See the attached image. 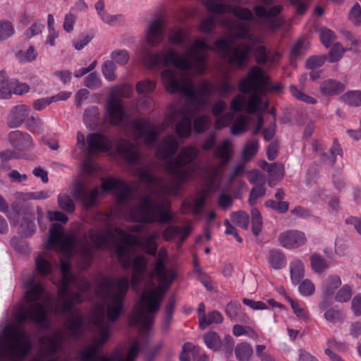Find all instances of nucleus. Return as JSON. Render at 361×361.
I'll return each instance as SVG.
<instances>
[{"label":"nucleus","mask_w":361,"mask_h":361,"mask_svg":"<svg viewBox=\"0 0 361 361\" xmlns=\"http://www.w3.org/2000/svg\"><path fill=\"white\" fill-rule=\"evenodd\" d=\"M129 217L131 221L143 224H167L173 219V214L170 201L159 204L150 195H145L140 197V203L130 209Z\"/></svg>","instance_id":"1"},{"label":"nucleus","mask_w":361,"mask_h":361,"mask_svg":"<svg viewBox=\"0 0 361 361\" xmlns=\"http://www.w3.org/2000/svg\"><path fill=\"white\" fill-rule=\"evenodd\" d=\"M164 293L161 287L144 290L137 303V312L131 318L133 324L143 329H149L154 322V314L161 307Z\"/></svg>","instance_id":"2"},{"label":"nucleus","mask_w":361,"mask_h":361,"mask_svg":"<svg viewBox=\"0 0 361 361\" xmlns=\"http://www.w3.org/2000/svg\"><path fill=\"white\" fill-rule=\"evenodd\" d=\"M114 287L115 291L110 295L111 302L106 307V317L111 322H115L119 318L124 307V302L129 290V279L121 276L116 281L114 279L104 277L99 288L110 289Z\"/></svg>","instance_id":"3"},{"label":"nucleus","mask_w":361,"mask_h":361,"mask_svg":"<svg viewBox=\"0 0 361 361\" xmlns=\"http://www.w3.org/2000/svg\"><path fill=\"white\" fill-rule=\"evenodd\" d=\"M229 37H219L213 43L214 51L219 53L231 67L242 70L249 61L251 47L245 44L232 46Z\"/></svg>","instance_id":"4"},{"label":"nucleus","mask_w":361,"mask_h":361,"mask_svg":"<svg viewBox=\"0 0 361 361\" xmlns=\"http://www.w3.org/2000/svg\"><path fill=\"white\" fill-rule=\"evenodd\" d=\"M141 55L146 66L153 68L161 65L168 67L170 65L183 71L192 68L193 63L189 59L183 57L173 48H169L161 54L154 53L151 49L144 46Z\"/></svg>","instance_id":"5"},{"label":"nucleus","mask_w":361,"mask_h":361,"mask_svg":"<svg viewBox=\"0 0 361 361\" xmlns=\"http://www.w3.org/2000/svg\"><path fill=\"white\" fill-rule=\"evenodd\" d=\"M238 89L243 94H247L250 91H260L261 93H280L283 90V85L280 82L271 83L269 75L263 69L254 66L248 71L246 78L240 80Z\"/></svg>","instance_id":"6"},{"label":"nucleus","mask_w":361,"mask_h":361,"mask_svg":"<svg viewBox=\"0 0 361 361\" xmlns=\"http://www.w3.org/2000/svg\"><path fill=\"white\" fill-rule=\"evenodd\" d=\"M7 351L13 357L24 359L31 351L32 345L27 338L24 330L12 325H7L2 331Z\"/></svg>","instance_id":"7"},{"label":"nucleus","mask_w":361,"mask_h":361,"mask_svg":"<svg viewBox=\"0 0 361 361\" xmlns=\"http://www.w3.org/2000/svg\"><path fill=\"white\" fill-rule=\"evenodd\" d=\"M161 79L166 90L172 94L180 92L197 103L202 102L203 99H199L192 82L179 80L175 71L170 68L163 70L161 73Z\"/></svg>","instance_id":"8"},{"label":"nucleus","mask_w":361,"mask_h":361,"mask_svg":"<svg viewBox=\"0 0 361 361\" xmlns=\"http://www.w3.org/2000/svg\"><path fill=\"white\" fill-rule=\"evenodd\" d=\"M185 164L178 155L174 160L169 159L166 162V171L180 182H189L193 178L196 172V166L185 167Z\"/></svg>","instance_id":"9"},{"label":"nucleus","mask_w":361,"mask_h":361,"mask_svg":"<svg viewBox=\"0 0 361 361\" xmlns=\"http://www.w3.org/2000/svg\"><path fill=\"white\" fill-rule=\"evenodd\" d=\"M105 109V117L114 126H121L126 118V112L121 99H118L114 94H109Z\"/></svg>","instance_id":"10"},{"label":"nucleus","mask_w":361,"mask_h":361,"mask_svg":"<svg viewBox=\"0 0 361 361\" xmlns=\"http://www.w3.org/2000/svg\"><path fill=\"white\" fill-rule=\"evenodd\" d=\"M99 195L98 188H94L89 191L82 183H76L72 190V196L75 200L80 202L83 207L87 209L96 205Z\"/></svg>","instance_id":"11"},{"label":"nucleus","mask_w":361,"mask_h":361,"mask_svg":"<svg viewBox=\"0 0 361 361\" xmlns=\"http://www.w3.org/2000/svg\"><path fill=\"white\" fill-rule=\"evenodd\" d=\"M46 318V309L40 302H33L27 310H20L16 315V319L19 324H24L28 319L35 323L41 324L45 322Z\"/></svg>","instance_id":"12"},{"label":"nucleus","mask_w":361,"mask_h":361,"mask_svg":"<svg viewBox=\"0 0 361 361\" xmlns=\"http://www.w3.org/2000/svg\"><path fill=\"white\" fill-rule=\"evenodd\" d=\"M137 138H142L147 146L154 145L159 138V131L157 129H149L150 122L148 119L140 118L131 123Z\"/></svg>","instance_id":"13"},{"label":"nucleus","mask_w":361,"mask_h":361,"mask_svg":"<svg viewBox=\"0 0 361 361\" xmlns=\"http://www.w3.org/2000/svg\"><path fill=\"white\" fill-rule=\"evenodd\" d=\"M165 22L161 18L152 20L145 32L146 42L151 47L161 44L164 38Z\"/></svg>","instance_id":"14"},{"label":"nucleus","mask_w":361,"mask_h":361,"mask_svg":"<svg viewBox=\"0 0 361 361\" xmlns=\"http://www.w3.org/2000/svg\"><path fill=\"white\" fill-rule=\"evenodd\" d=\"M73 243L71 235H64L63 227L59 224H54L49 231V244L51 247H60L61 249L68 250Z\"/></svg>","instance_id":"15"},{"label":"nucleus","mask_w":361,"mask_h":361,"mask_svg":"<svg viewBox=\"0 0 361 361\" xmlns=\"http://www.w3.org/2000/svg\"><path fill=\"white\" fill-rule=\"evenodd\" d=\"M135 148V146L132 142L122 139L117 143L116 150L127 164L136 165L141 159V154Z\"/></svg>","instance_id":"16"},{"label":"nucleus","mask_w":361,"mask_h":361,"mask_svg":"<svg viewBox=\"0 0 361 361\" xmlns=\"http://www.w3.org/2000/svg\"><path fill=\"white\" fill-rule=\"evenodd\" d=\"M280 245L286 249L298 248L307 242L305 234L298 230L284 231L279 235Z\"/></svg>","instance_id":"17"},{"label":"nucleus","mask_w":361,"mask_h":361,"mask_svg":"<svg viewBox=\"0 0 361 361\" xmlns=\"http://www.w3.org/2000/svg\"><path fill=\"white\" fill-rule=\"evenodd\" d=\"M87 143L90 152H108L113 147L111 140L99 133H91L87 136Z\"/></svg>","instance_id":"18"},{"label":"nucleus","mask_w":361,"mask_h":361,"mask_svg":"<svg viewBox=\"0 0 361 361\" xmlns=\"http://www.w3.org/2000/svg\"><path fill=\"white\" fill-rule=\"evenodd\" d=\"M10 144L18 151L30 150L34 147L32 137L27 133L13 130L8 134Z\"/></svg>","instance_id":"19"},{"label":"nucleus","mask_w":361,"mask_h":361,"mask_svg":"<svg viewBox=\"0 0 361 361\" xmlns=\"http://www.w3.org/2000/svg\"><path fill=\"white\" fill-rule=\"evenodd\" d=\"M132 269L133 273L129 281V285L134 288H137L141 284L144 274L147 269V261L142 255L137 256L133 259Z\"/></svg>","instance_id":"20"},{"label":"nucleus","mask_w":361,"mask_h":361,"mask_svg":"<svg viewBox=\"0 0 361 361\" xmlns=\"http://www.w3.org/2000/svg\"><path fill=\"white\" fill-rule=\"evenodd\" d=\"M25 288L27 289L25 298L27 302H37L44 292V286L37 282L34 278H30L25 283Z\"/></svg>","instance_id":"21"},{"label":"nucleus","mask_w":361,"mask_h":361,"mask_svg":"<svg viewBox=\"0 0 361 361\" xmlns=\"http://www.w3.org/2000/svg\"><path fill=\"white\" fill-rule=\"evenodd\" d=\"M30 112L29 106L20 104L15 106L8 118V125L10 128H14L20 126L28 116Z\"/></svg>","instance_id":"22"},{"label":"nucleus","mask_w":361,"mask_h":361,"mask_svg":"<svg viewBox=\"0 0 361 361\" xmlns=\"http://www.w3.org/2000/svg\"><path fill=\"white\" fill-rule=\"evenodd\" d=\"M179 144L177 139L172 136H167L163 140L162 145L157 149V155L164 159L173 157L178 151Z\"/></svg>","instance_id":"23"},{"label":"nucleus","mask_w":361,"mask_h":361,"mask_svg":"<svg viewBox=\"0 0 361 361\" xmlns=\"http://www.w3.org/2000/svg\"><path fill=\"white\" fill-rule=\"evenodd\" d=\"M319 89L324 96H333L344 92L345 86L335 79H327L321 82Z\"/></svg>","instance_id":"24"},{"label":"nucleus","mask_w":361,"mask_h":361,"mask_svg":"<svg viewBox=\"0 0 361 361\" xmlns=\"http://www.w3.org/2000/svg\"><path fill=\"white\" fill-rule=\"evenodd\" d=\"M182 118L176 123V132L178 137L188 138L192 133V119L188 111L181 110L180 111Z\"/></svg>","instance_id":"25"},{"label":"nucleus","mask_w":361,"mask_h":361,"mask_svg":"<svg viewBox=\"0 0 361 361\" xmlns=\"http://www.w3.org/2000/svg\"><path fill=\"white\" fill-rule=\"evenodd\" d=\"M267 261L269 267L276 270L283 269L287 263L284 253L280 249L276 248L269 251Z\"/></svg>","instance_id":"26"},{"label":"nucleus","mask_w":361,"mask_h":361,"mask_svg":"<svg viewBox=\"0 0 361 361\" xmlns=\"http://www.w3.org/2000/svg\"><path fill=\"white\" fill-rule=\"evenodd\" d=\"M89 237L97 248L105 249L108 246L109 242L112 240L113 235L110 231L99 233L92 229L89 231Z\"/></svg>","instance_id":"27"},{"label":"nucleus","mask_w":361,"mask_h":361,"mask_svg":"<svg viewBox=\"0 0 361 361\" xmlns=\"http://www.w3.org/2000/svg\"><path fill=\"white\" fill-rule=\"evenodd\" d=\"M96 343L93 346L89 347L82 352L80 358L82 361H113V354L111 357L106 355H98L99 348Z\"/></svg>","instance_id":"28"},{"label":"nucleus","mask_w":361,"mask_h":361,"mask_svg":"<svg viewBox=\"0 0 361 361\" xmlns=\"http://www.w3.org/2000/svg\"><path fill=\"white\" fill-rule=\"evenodd\" d=\"M226 313L228 317L236 322H245L247 319L241 305L235 302H229L226 305Z\"/></svg>","instance_id":"29"},{"label":"nucleus","mask_w":361,"mask_h":361,"mask_svg":"<svg viewBox=\"0 0 361 361\" xmlns=\"http://www.w3.org/2000/svg\"><path fill=\"white\" fill-rule=\"evenodd\" d=\"M341 279L336 274L329 275L322 285V293L327 296H333L336 290L341 285Z\"/></svg>","instance_id":"30"},{"label":"nucleus","mask_w":361,"mask_h":361,"mask_svg":"<svg viewBox=\"0 0 361 361\" xmlns=\"http://www.w3.org/2000/svg\"><path fill=\"white\" fill-rule=\"evenodd\" d=\"M117 191H119V192L116 194V203L118 205H126L135 193L134 189L124 180Z\"/></svg>","instance_id":"31"},{"label":"nucleus","mask_w":361,"mask_h":361,"mask_svg":"<svg viewBox=\"0 0 361 361\" xmlns=\"http://www.w3.org/2000/svg\"><path fill=\"white\" fill-rule=\"evenodd\" d=\"M290 279L294 284H299L305 276V266L300 259L293 261L290 264Z\"/></svg>","instance_id":"32"},{"label":"nucleus","mask_w":361,"mask_h":361,"mask_svg":"<svg viewBox=\"0 0 361 361\" xmlns=\"http://www.w3.org/2000/svg\"><path fill=\"white\" fill-rule=\"evenodd\" d=\"M214 156L226 164L231 158V142L229 140H224L221 145L214 152Z\"/></svg>","instance_id":"33"},{"label":"nucleus","mask_w":361,"mask_h":361,"mask_svg":"<svg viewBox=\"0 0 361 361\" xmlns=\"http://www.w3.org/2000/svg\"><path fill=\"white\" fill-rule=\"evenodd\" d=\"M337 155L342 157L343 150L338 142L335 140L329 149V153L322 154V159L325 162H328L332 166L336 161Z\"/></svg>","instance_id":"34"},{"label":"nucleus","mask_w":361,"mask_h":361,"mask_svg":"<svg viewBox=\"0 0 361 361\" xmlns=\"http://www.w3.org/2000/svg\"><path fill=\"white\" fill-rule=\"evenodd\" d=\"M154 269L157 276L161 279L168 281L169 285L176 279V276L174 272H171L170 274H168L163 259H157Z\"/></svg>","instance_id":"35"},{"label":"nucleus","mask_w":361,"mask_h":361,"mask_svg":"<svg viewBox=\"0 0 361 361\" xmlns=\"http://www.w3.org/2000/svg\"><path fill=\"white\" fill-rule=\"evenodd\" d=\"M140 352V345L137 341H135L130 347L127 357L125 360L121 358V353L118 350L113 352V361H135Z\"/></svg>","instance_id":"36"},{"label":"nucleus","mask_w":361,"mask_h":361,"mask_svg":"<svg viewBox=\"0 0 361 361\" xmlns=\"http://www.w3.org/2000/svg\"><path fill=\"white\" fill-rule=\"evenodd\" d=\"M286 300L290 303L293 312L300 320L307 321L310 319V313L303 305L293 300L290 296H286Z\"/></svg>","instance_id":"37"},{"label":"nucleus","mask_w":361,"mask_h":361,"mask_svg":"<svg viewBox=\"0 0 361 361\" xmlns=\"http://www.w3.org/2000/svg\"><path fill=\"white\" fill-rule=\"evenodd\" d=\"M156 87V82L149 79L140 80L135 85L137 92L144 96L151 95L155 91Z\"/></svg>","instance_id":"38"},{"label":"nucleus","mask_w":361,"mask_h":361,"mask_svg":"<svg viewBox=\"0 0 361 361\" xmlns=\"http://www.w3.org/2000/svg\"><path fill=\"white\" fill-rule=\"evenodd\" d=\"M253 350L252 346L247 342H243L236 345L235 354L239 361H248L250 359Z\"/></svg>","instance_id":"39"},{"label":"nucleus","mask_w":361,"mask_h":361,"mask_svg":"<svg viewBox=\"0 0 361 361\" xmlns=\"http://www.w3.org/2000/svg\"><path fill=\"white\" fill-rule=\"evenodd\" d=\"M310 264L312 270L317 274H322L329 268L327 260L318 254H313L310 257Z\"/></svg>","instance_id":"40"},{"label":"nucleus","mask_w":361,"mask_h":361,"mask_svg":"<svg viewBox=\"0 0 361 361\" xmlns=\"http://www.w3.org/2000/svg\"><path fill=\"white\" fill-rule=\"evenodd\" d=\"M310 47L309 42L304 39H298L292 46L290 49L291 59H297L304 55Z\"/></svg>","instance_id":"41"},{"label":"nucleus","mask_w":361,"mask_h":361,"mask_svg":"<svg viewBox=\"0 0 361 361\" xmlns=\"http://www.w3.org/2000/svg\"><path fill=\"white\" fill-rule=\"evenodd\" d=\"M27 128L32 133L41 134L44 131L43 121L37 114L31 115L26 121Z\"/></svg>","instance_id":"42"},{"label":"nucleus","mask_w":361,"mask_h":361,"mask_svg":"<svg viewBox=\"0 0 361 361\" xmlns=\"http://www.w3.org/2000/svg\"><path fill=\"white\" fill-rule=\"evenodd\" d=\"M68 322V329L71 332V336L73 337L78 336L80 334L83 324V317L80 314H73L70 316Z\"/></svg>","instance_id":"43"},{"label":"nucleus","mask_w":361,"mask_h":361,"mask_svg":"<svg viewBox=\"0 0 361 361\" xmlns=\"http://www.w3.org/2000/svg\"><path fill=\"white\" fill-rule=\"evenodd\" d=\"M13 81H9L5 72H0V99H8L12 94Z\"/></svg>","instance_id":"44"},{"label":"nucleus","mask_w":361,"mask_h":361,"mask_svg":"<svg viewBox=\"0 0 361 361\" xmlns=\"http://www.w3.org/2000/svg\"><path fill=\"white\" fill-rule=\"evenodd\" d=\"M203 339L206 346L214 351L218 350L222 345L220 336L214 331L205 334Z\"/></svg>","instance_id":"45"},{"label":"nucleus","mask_w":361,"mask_h":361,"mask_svg":"<svg viewBox=\"0 0 361 361\" xmlns=\"http://www.w3.org/2000/svg\"><path fill=\"white\" fill-rule=\"evenodd\" d=\"M198 154V149L195 147L188 146L182 149L178 155L187 166L197 159Z\"/></svg>","instance_id":"46"},{"label":"nucleus","mask_w":361,"mask_h":361,"mask_svg":"<svg viewBox=\"0 0 361 361\" xmlns=\"http://www.w3.org/2000/svg\"><path fill=\"white\" fill-rule=\"evenodd\" d=\"M35 267L37 273L44 277L51 274L53 271L51 262L42 256H38L35 259Z\"/></svg>","instance_id":"47"},{"label":"nucleus","mask_w":361,"mask_h":361,"mask_svg":"<svg viewBox=\"0 0 361 361\" xmlns=\"http://www.w3.org/2000/svg\"><path fill=\"white\" fill-rule=\"evenodd\" d=\"M224 317L222 314L216 310L209 312L205 317H202V321L200 322V327L202 329L207 328L212 324H221L223 322Z\"/></svg>","instance_id":"48"},{"label":"nucleus","mask_w":361,"mask_h":361,"mask_svg":"<svg viewBox=\"0 0 361 361\" xmlns=\"http://www.w3.org/2000/svg\"><path fill=\"white\" fill-rule=\"evenodd\" d=\"M259 150V142L256 139L249 140L245 145L242 157L245 161L252 159Z\"/></svg>","instance_id":"49"},{"label":"nucleus","mask_w":361,"mask_h":361,"mask_svg":"<svg viewBox=\"0 0 361 361\" xmlns=\"http://www.w3.org/2000/svg\"><path fill=\"white\" fill-rule=\"evenodd\" d=\"M35 232V224L28 218H23L18 230L19 235L23 238L32 236Z\"/></svg>","instance_id":"50"},{"label":"nucleus","mask_w":361,"mask_h":361,"mask_svg":"<svg viewBox=\"0 0 361 361\" xmlns=\"http://www.w3.org/2000/svg\"><path fill=\"white\" fill-rule=\"evenodd\" d=\"M135 173L139 176L140 180L148 184L150 186L157 185L160 180L152 175L147 169L145 168H138L135 170Z\"/></svg>","instance_id":"51"},{"label":"nucleus","mask_w":361,"mask_h":361,"mask_svg":"<svg viewBox=\"0 0 361 361\" xmlns=\"http://www.w3.org/2000/svg\"><path fill=\"white\" fill-rule=\"evenodd\" d=\"M343 102L350 106H361V90H350L343 95Z\"/></svg>","instance_id":"52"},{"label":"nucleus","mask_w":361,"mask_h":361,"mask_svg":"<svg viewBox=\"0 0 361 361\" xmlns=\"http://www.w3.org/2000/svg\"><path fill=\"white\" fill-rule=\"evenodd\" d=\"M111 59L118 66H125L130 59V54L126 49H115L110 55Z\"/></svg>","instance_id":"53"},{"label":"nucleus","mask_w":361,"mask_h":361,"mask_svg":"<svg viewBox=\"0 0 361 361\" xmlns=\"http://www.w3.org/2000/svg\"><path fill=\"white\" fill-rule=\"evenodd\" d=\"M290 92L296 99L304 103L308 104H315L317 102V100L315 98L306 94L300 90H299L295 85L290 86Z\"/></svg>","instance_id":"54"},{"label":"nucleus","mask_w":361,"mask_h":361,"mask_svg":"<svg viewBox=\"0 0 361 361\" xmlns=\"http://www.w3.org/2000/svg\"><path fill=\"white\" fill-rule=\"evenodd\" d=\"M188 35L187 32L183 28L173 29L170 32L169 42L173 44H182Z\"/></svg>","instance_id":"55"},{"label":"nucleus","mask_w":361,"mask_h":361,"mask_svg":"<svg viewBox=\"0 0 361 361\" xmlns=\"http://www.w3.org/2000/svg\"><path fill=\"white\" fill-rule=\"evenodd\" d=\"M254 93L249 98L247 103V111L248 113L255 114L259 111V105L262 103V97L259 92L260 91H252Z\"/></svg>","instance_id":"56"},{"label":"nucleus","mask_w":361,"mask_h":361,"mask_svg":"<svg viewBox=\"0 0 361 361\" xmlns=\"http://www.w3.org/2000/svg\"><path fill=\"white\" fill-rule=\"evenodd\" d=\"M58 204L61 209L68 213H73L75 209L73 201L67 194L59 195Z\"/></svg>","instance_id":"57"},{"label":"nucleus","mask_w":361,"mask_h":361,"mask_svg":"<svg viewBox=\"0 0 361 361\" xmlns=\"http://www.w3.org/2000/svg\"><path fill=\"white\" fill-rule=\"evenodd\" d=\"M235 90V85L231 83V78L228 77L226 80L215 87L214 91L218 92L221 97H226L233 92Z\"/></svg>","instance_id":"58"},{"label":"nucleus","mask_w":361,"mask_h":361,"mask_svg":"<svg viewBox=\"0 0 361 361\" xmlns=\"http://www.w3.org/2000/svg\"><path fill=\"white\" fill-rule=\"evenodd\" d=\"M210 125L209 118L206 116H199L193 121V128L196 133H204Z\"/></svg>","instance_id":"59"},{"label":"nucleus","mask_w":361,"mask_h":361,"mask_svg":"<svg viewBox=\"0 0 361 361\" xmlns=\"http://www.w3.org/2000/svg\"><path fill=\"white\" fill-rule=\"evenodd\" d=\"M252 215V231L254 235L257 236L262 228V218L259 211L253 208L251 211Z\"/></svg>","instance_id":"60"},{"label":"nucleus","mask_w":361,"mask_h":361,"mask_svg":"<svg viewBox=\"0 0 361 361\" xmlns=\"http://www.w3.org/2000/svg\"><path fill=\"white\" fill-rule=\"evenodd\" d=\"M37 53L33 46H30L26 51L20 50L16 54V58L20 63H28L34 61Z\"/></svg>","instance_id":"61"},{"label":"nucleus","mask_w":361,"mask_h":361,"mask_svg":"<svg viewBox=\"0 0 361 361\" xmlns=\"http://www.w3.org/2000/svg\"><path fill=\"white\" fill-rule=\"evenodd\" d=\"M116 66L114 61L111 60L106 61L102 66V71L104 78L108 81H114L116 78Z\"/></svg>","instance_id":"62"},{"label":"nucleus","mask_w":361,"mask_h":361,"mask_svg":"<svg viewBox=\"0 0 361 361\" xmlns=\"http://www.w3.org/2000/svg\"><path fill=\"white\" fill-rule=\"evenodd\" d=\"M200 347L195 346L191 343H185L183 346L182 352L180 355V360L190 361V357L189 356V353L195 357L200 353Z\"/></svg>","instance_id":"63"},{"label":"nucleus","mask_w":361,"mask_h":361,"mask_svg":"<svg viewBox=\"0 0 361 361\" xmlns=\"http://www.w3.org/2000/svg\"><path fill=\"white\" fill-rule=\"evenodd\" d=\"M231 219L232 221L239 227L245 230L247 229L249 225V216L245 212L243 211L234 212L231 214Z\"/></svg>","instance_id":"64"}]
</instances>
